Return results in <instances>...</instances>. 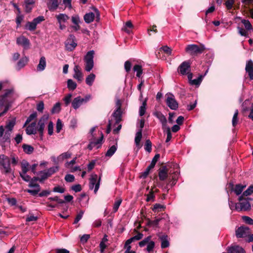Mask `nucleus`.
<instances>
[{
  "instance_id": "obj_1",
  "label": "nucleus",
  "mask_w": 253,
  "mask_h": 253,
  "mask_svg": "<svg viewBox=\"0 0 253 253\" xmlns=\"http://www.w3.org/2000/svg\"><path fill=\"white\" fill-rule=\"evenodd\" d=\"M0 170L2 174H12L14 171L10 167V160L8 157L3 154L0 155Z\"/></svg>"
},
{
  "instance_id": "obj_2",
  "label": "nucleus",
  "mask_w": 253,
  "mask_h": 253,
  "mask_svg": "<svg viewBox=\"0 0 253 253\" xmlns=\"http://www.w3.org/2000/svg\"><path fill=\"white\" fill-rule=\"evenodd\" d=\"M251 200V198H245L243 196H240L238 198L239 203L236 205V210L238 211H250L251 209V206L249 201Z\"/></svg>"
},
{
  "instance_id": "obj_3",
  "label": "nucleus",
  "mask_w": 253,
  "mask_h": 253,
  "mask_svg": "<svg viewBox=\"0 0 253 253\" xmlns=\"http://www.w3.org/2000/svg\"><path fill=\"white\" fill-rule=\"evenodd\" d=\"M205 50V47L203 44L198 45L197 44H188L185 48V51L192 56H197L202 54Z\"/></svg>"
},
{
  "instance_id": "obj_4",
  "label": "nucleus",
  "mask_w": 253,
  "mask_h": 253,
  "mask_svg": "<svg viewBox=\"0 0 253 253\" xmlns=\"http://www.w3.org/2000/svg\"><path fill=\"white\" fill-rule=\"evenodd\" d=\"M170 175H172V173L171 171H169L166 166H162L158 169L157 176L160 181H165L167 179L168 180Z\"/></svg>"
},
{
  "instance_id": "obj_5",
  "label": "nucleus",
  "mask_w": 253,
  "mask_h": 253,
  "mask_svg": "<svg viewBox=\"0 0 253 253\" xmlns=\"http://www.w3.org/2000/svg\"><path fill=\"white\" fill-rule=\"evenodd\" d=\"M91 98L90 94H87L84 98L78 96L75 98L72 102V106L75 109H78L83 104L87 103Z\"/></svg>"
},
{
  "instance_id": "obj_6",
  "label": "nucleus",
  "mask_w": 253,
  "mask_h": 253,
  "mask_svg": "<svg viewBox=\"0 0 253 253\" xmlns=\"http://www.w3.org/2000/svg\"><path fill=\"white\" fill-rule=\"evenodd\" d=\"M145 120L144 119H142L140 121V129L136 132L135 137V143L136 146L137 147V150H139L142 147L140 145V141L142 137V128L144 126Z\"/></svg>"
},
{
  "instance_id": "obj_7",
  "label": "nucleus",
  "mask_w": 253,
  "mask_h": 253,
  "mask_svg": "<svg viewBox=\"0 0 253 253\" xmlns=\"http://www.w3.org/2000/svg\"><path fill=\"white\" fill-rule=\"evenodd\" d=\"M160 155L159 154H157L155 155V156L154 157L151 161L150 165L146 168V169L144 172H141L140 173V178L144 179L148 176L150 173V171L155 167L156 164L157 162L158 159L160 158Z\"/></svg>"
},
{
  "instance_id": "obj_8",
  "label": "nucleus",
  "mask_w": 253,
  "mask_h": 253,
  "mask_svg": "<svg viewBox=\"0 0 253 253\" xmlns=\"http://www.w3.org/2000/svg\"><path fill=\"white\" fill-rule=\"evenodd\" d=\"M166 103L171 110H176L178 107V103L175 100L174 95L170 93L166 94Z\"/></svg>"
},
{
  "instance_id": "obj_9",
  "label": "nucleus",
  "mask_w": 253,
  "mask_h": 253,
  "mask_svg": "<svg viewBox=\"0 0 253 253\" xmlns=\"http://www.w3.org/2000/svg\"><path fill=\"white\" fill-rule=\"evenodd\" d=\"M77 46L76 39L73 35H70L69 38L65 43V47L67 50L73 51Z\"/></svg>"
},
{
  "instance_id": "obj_10",
  "label": "nucleus",
  "mask_w": 253,
  "mask_h": 253,
  "mask_svg": "<svg viewBox=\"0 0 253 253\" xmlns=\"http://www.w3.org/2000/svg\"><path fill=\"white\" fill-rule=\"evenodd\" d=\"M178 172L177 171H175L172 173V175H170L169 177L167 180L166 185L165 186L164 188L167 191V192L168 193L169 190V186H170V187H172L173 186H174L178 178Z\"/></svg>"
},
{
  "instance_id": "obj_11",
  "label": "nucleus",
  "mask_w": 253,
  "mask_h": 253,
  "mask_svg": "<svg viewBox=\"0 0 253 253\" xmlns=\"http://www.w3.org/2000/svg\"><path fill=\"white\" fill-rule=\"evenodd\" d=\"M250 233V228L246 226H241L236 230V236L237 238H244Z\"/></svg>"
},
{
  "instance_id": "obj_12",
  "label": "nucleus",
  "mask_w": 253,
  "mask_h": 253,
  "mask_svg": "<svg viewBox=\"0 0 253 253\" xmlns=\"http://www.w3.org/2000/svg\"><path fill=\"white\" fill-rule=\"evenodd\" d=\"M191 62L189 61H185L183 62L178 68V72L182 75H186L190 70Z\"/></svg>"
},
{
  "instance_id": "obj_13",
  "label": "nucleus",
  "mask_w": 253,
  "mask_h": 253,
  "mask_svg": "<svg viewBox=\"0 0 253 253\" xmlns=\"http://www.w3.org/2000/svg\"><path fill=\"white\" fill-rule=\"evenodd\" d=\"M33 181L31 180L28 186L30 187H35L37 189L34 190L27 189L26 191L33 196H36L41 190V187L39 184H33Z\"/></svg>"
},
{
  "instance_id": "obj_14",
  "label": "nucleus",
  "mask_w": 253,
  "mask_h": 253,
  "mask_svg": "<svg viewBox=\"0 0 253 253\" xmlns=\"http://www.w3.org/2000/svg\"><path fill=\"white\" fill-rule=\"evenodd\" d=\"M245 71L250 80H253V61L250 59L246 62Z\"/></svg>"
},
{
  "instance_id": "obj_15",
  "label": "nucleus",
  "mask_w": 253,
  "mask_h": 253,
  "mask_svg": "<svg viewBox=\"0 0 253 253\" xmlns=\"http://www.w3.org/2000/svg\"><path fill=\"white\" fill-rule=\"evenodd\" d=\"M159 239L161 241V248L165 249L168 248L169 246V243L168 241V236L166 234H162V233H159L157 234Z\"/></svg>"
},
{
  "instance_id": "obj_16",
  "label": "nucleus",
  "mask_w": 253,
  "mask_h": 253,
  "mask_svg": "<svg viewBox=\"0 0 253 253\" xmlns=\"http://www.w3.org/2000/svg\"><path fill=\"white\" fill-rule=\"evenodd\" d=\"M101 137L98 139L96 140L92 141L89 142V144L87 145V149H88L89 150H91L95 146H97V148L98 149L101 147L102 141L103 139V134L101 132Z\"/></svg>"
},
{
  "instance_id": "obj_17",
  "label": "nucleus",
  "mask_w": 253,
  "mask_h": 253,
  "mask_svg": "<svg viewBox=\"0 0 253 253\" xmlns=\"http://www.w3.org/2000/svg\"><path fill=\"white\" fill-rule=\"evenodd\" d=\"M245 187L246 185H242L241 184H236L234 188V186L233 183H230L229 184V188H230L232 191H234L237 195L241 194Z\"/></svg>"
},
{
  "instance_id": "obj_18",
  "label": "nucleus",
  "mask_w": 253,
  "mask_h": 253,
  "mask_svg": "<svg viewBox=\"0 0 253 253\" xmlns=\"http://www.w3.org/2000/svg\"><path fill=\"white\" fill-rule=\"evenodd\" d=\"M122 110H115L112 114V116L115 118V125H118L122 121Z\"/></svg>"
},
{
  "instance_id": "obj_19",
  "label": "nucleus",
  "mask_w": 253,
  "mask_h": 253,
  "mask_svg": "<svg viewBox=\"0 0 253 253\" xmlns=\"http://www.w3.org/2000/svg\"><path fill=\"white\" fill-rule=\"evenodd\" d=\"M16 43L19 45L23 46L25 48L28 47L30 43L29 40L24 36H21L17 38Z\"/></svg>"
},
{
  "instance_id": "obj_20",
  "label": "nucleus",
  "mask_w": 253,
  "mask_h": 253,
  "mask_svg": "<svg viewBox=\"0 0 253 253\" xmlns=\"http://www.w3.org/2000/svg\"><path fill=\"white\" fill-rule=\"evenodd\" d=\"M153 114L161 122V123L162 124L163 128H164V127H166L167 126V120L166 117L161 112L156 111V112H154Z\"/></svg>"
},
{
  "instance_id": "obj_21",
  "label": "nucleus",
  "mask_w": 253,
  "mask_h": 253,
  "mask_svg": "<svg viewBox=\"0 0 253 253\" xmlns=\"http://www.w3.org/2000/svg\"><path fill=\"white\" fill-rule=\"evenodd\" d=\"M227 253H245V251L243 248L234 246L228 248Z\"/></svg>"
},
{
  "instance_id": "obj_22",
  "label": "nucleus",
  "mask_w": 253,
  "mask_h": 253,
  "mask_svg": "<svg viewBox=\"0 0 253 253\" xmlns=\"http://www.w3.org/2000/svg\"><path fill=\"white\" fill-rule=\"evenodd\" d=\"M40 174H42L40 177H34L31 178V179L33 180H39L40 182H42L49 177L46 173V170L40 171Z\"/></svg>"
},
{
  "instance_id": "obj_23",
  "label": "nucleus",
  "mask_w": 253,
  "mask_h": 253,
  "mask_svg": "<svg viewBox=\"0 0 253 253\" xmlns=\"http://www.w3.org/2000/svg\"><path fill=\"white\" fill-rule=\"evenodd\" d=\"M46 67V59L45 57L42 56L41 57L39 63L37 66V69L38 71H42L44 70Z\"/></svg>"
},
{
  "instance_id": "obj_24",
  "label": "nucleus",
  "mask_w": 253,
  "mask_h": 253,
  "mask_svg": "<svg viewBox=\"0 0 253 253\" xmlns=\"http://www.w3.org/2000/svg\"><path fill=\"white\" fill-rule=\"evenodd\" d=\"M84 19L85 23H90L95 19V14L93 12L86 13L84 16Z\"/></svg>"
},
{
  "instance_id": "obj_25",
  "label": "nucleus",
  "mask_w": 253,
  "mask_h": 253,
  "mask_svg": "<svg viewBox=\"0 0 253 253\" xmlns=\"http://www.w3.org/2000/svg\"><path fill=\"white\" fill-rule=\"evenodd\" d=\"M16 124L15 119L8 120L6 121L5 128L7 130L12 131L13 127Z\"/></svg>"
},
{
  "instance_id": "obj_26",
  "label": "nucleus",
  "mask_w": 253,
  "mask_h": 253,
  "mask_svg": "<svg viewBox=\"0 0 253 253\" xmlns=\"http://www.w3.org/2000/svg\"><path fill=\"white\" fill-rule=\"evenodd\" d=\"M117 149V143L115 145H112L106 152L105 156L106 157H112Z\"/></svg>"
},
{
  "instance_id": "obj_27",
  "label": "nucleus",
  "mask_w": 253,
  "mask_h": 253,
  "mask_svg": "<svg viewBox=\"0 0 253 253\" xmlns=\"http://www.w3.org/2000/svg\"><path fill=\"white\" fill-rule=\"evenodd\" d=\"M22 148L24 152L27 154H31L34 150L32 146L26 144H23Z\"/></svg>"
},
{
  "instance_id": "obj_28",
  "label": "nucleus",
  "mask_w": 253,
  "mask_h": 253,
  "mask_svg": "<svg viewBox=\"0 0 253 253\" xmlns=\"http://www.w3.org/2000/svg\"><path fill=\"white\" fill-rule=\"evenodd\" d=\"M147 101V99L145 98L142 102L141 106L139 108V113L140 116H143L146 112Z\"/></svg>"
},
{
  "instance_id": "obj_29",
  "label": "nucleus",
  "mask_w": 253,
  "mask_h": 253,
  "mask_svg": "<svg viewBox=\"0 0 253 253\" xmlns=\"http://www.w3.org/2000/svg\"><path fill=\"white\" fill-rule=\"evenodd\" d=\"M97 175L96 174H92L89 179V189H92L94 185L97 182Z\"/></svg>"
},
{
  "instance_id": "obj_30",
  "label": "nucleus",
  "mask_w": 253,
  "mask_h": 253,
  "mask_svg": "<svg viewBox=\"0 0 253 253\" xmlns=\"http://www.w3.org/2000/svg\"><path fill=\"white\" fill-rule=\"evenodd\" d=\"M94 52L93 50H90L87 52L84 56L85 62H93V55Z\"/></svg>"
},
{
  "instance_id": "obj_31",
  "label": "nucleus",
  "mask_w": 253,
  "mask_h": 253,
  "mask_svg": "<svg viewBox=\"0 0 253 253\" xmlns=\"http://www.w3.org/2000/svg\"><path fill=\"white\" fill-rule=\"evenodd\" d=\"M71 153L69 152L63 153L57 157V161L58 162H62L65 159L70 158L71 157Z\"/></svg>"
},
{
  "instance_id": "obj_32",
  "label": "nucleus",
  "mask_w": 253,
  "mask_h": 253,
  "mask_svg": "<svg viewBox=\"0 0 253 253\" xmlns=\"http://www.w3.org/2000/svg\"><path fill=\"white\" fill-rule=\"evenodd\" d=\"M44 123H45L42 122V121H39L38 123V125L39 126L38 130L39 132L41 139H42V137L43 136V130L45 127Z\"/></svg>"
},
{
  "instance_id": "obj_33",
  "label": "nucleus",
  "mask_w": 253,
  "mask_h": 253,
  "mask_svg": "<svg viewBox=\"0 0 253 253\" xmlns=\"http://www.w3.org/2000/svg\"><path fill=\"white\" fill-rule=\"evenodd\" d=\"M37 24L33 20L32 22H28L26 25V28L30 31H34L36 29Z\"/></svg>"
},
{
  "instance_id": "obj_34",
  "label": "nucleus",
  "mask_w": 253,
  "mask_h": 253,
  "mask_svg": "<svg viewBox=\"0 0 253 253\" xmlns=\"http://www.w3.org/2000/svg\"><path fill=\"white\" fill-rule=\"evenodd\" d=\"M55 17L59 23H61V22H65L69 18L67 15L62 13L56 15Z\"/></svg>"
},
{
  "instance_id": "obj_35",
  "label": "nucleus",
  "mask_w": 253,
  "mask_h": 253,
  "mask_svg": "<svg viewBox=\"0 0 253 253\" xmlns=\"http://www.w3.org/2000/svg\"><path fill=\"white\" fill-rule=\"evenodd\" d=\"M166 208L164 205L160 204H155L152 208V211L155 212H158L162 211V209L164 210Z\"/></svg>"
},
{
  "instance_id": "obj_36",
  "label": "nucleus",
  "mask_w": 253,
  "mask_h": 253,
  "mask_svg": "<svg viewBox=\"0 0 253 253\" xmlns=\"http://www.w3.org/2000/svg\"><path fill=\"white\" fill-rule=\"evenodd\" d=\"M162 220L161 218H156L154 220H151L150 219H148L146 225L147 226H153L157 227L159 222Z\"/></svg>"
},
{
  "instance_id": "obj_37",
  "label": "nucleus",
  "mask_w": 253,
  "mask_h": 253,
  "mask_svg": "<svg viewBox=\"0 0 253 253\" xmlns=\"http://www.w3.org/2000/svg\"><path fill=\"white\" fill-rule=\"evenodd\" d=\"M155 186H154L152 187V189H151L149 193L146 195L147 196V199L146 201L147 202H149L150 201H154L155 196L154 195V192L153 191V189L155 188Z\"/></svg>"
},
{
  "instance_id": "obj_38",
  "label": "nucleus",
  "mask_w": 253,
  "mask_h": 253,
  "mask_svg": "<svg viewBox=\"0 0 253 253\" xmlns=\"http://www.w3.org/2000/svg\"><path fill=\"white\" fill-rule=\"evenodd\" d=\"M95 75L91 73L85 79V83L88 85H91L95 80Z\"/></svg>"
},
{
  "instance_id": "obj_39",
  "label": "nucleus",
  "mask_w": 253,
  "mask_h": 253,
  "mask_svg": "<svg viewBox=\"0 0 253 253\" xmlns=\"http://www.w3.org/2000/svg\"><path fill=\"white\" fill-rule=\"evenodd\" d=\"M134 71L136 72V76L140 77L143 73L142 66L138 64H136L134 66L133 68Z\"/></svg>"
},
{
  "instance_id": "obj_40",
  "label": "nucleus",
  "mask_w": 253,
  "mask_h": 253,
  "mask_svg": "<svg viewBox=\"0 0 253 253\" xmlns=\"http://www.w3.org/2000/svg\"><path fill=\"white\" fill-rule=\"evenodd\" d=\"M67 87L69 90H74L77 87V84L72 79L67 81Z\"/></svg>"
},
{
  "instance_id": "obj_41",
  "label": "nucleus",
  "mask_w": 253,
  "mask_h": 253,
  "mask_svg": "<svg viewBox=\"0 0 253 253\" xmlns=\"http://www.w3.org/2000/svg\"><path fill=\"white\" fill-rule=\"evenodd\" d=\"M29 164L26 161H23L21 163L22 173L26 174L29 170Z\"/></svg>"
},
{
  "instance_id": "obj_42",
  "label": "nucleus",
  "mask_w": 253,
  "mask_h": 253,
  "mask_svg": "<svg viewBox=\"0 0 253 253\" xmlns=\"http://www.w3.org/2000/svg\"><path fill=\"white\" fill-rule=\"evenodd\" d=\"M10 143V138H8L4 135L0 137V145L2 147L4 148L5 147V143Z\"/></svg>"
},
{
  "instance_id": "obj_43",
  "label": "nucleus",
  "mask_w": 253,
  "mask_h": 253,
  "mask_svg": "<svg viewBox=\"0 0 253 253\" xmlns=\"http://www.w3.org/2000/svg\"><path fill=\"white\" fill-rule=\"evenodd\" d=\"M51 4L48 6V8L50 10H56L59 5V2L58 0H51Z\"/></svg>"
},
{
  "instance_id": "obj_44",
  "label": "nucleus",
  "mask_w": 253,
  "mask_h": 253,
  "mask_svg": "<svg viewBox=\"0 0 253 253\" xmlns=\"http://www.w3.org/2000/svg\"><path fill=\"white\" fill-rule=\"evenodd\" d=\"M144 149L145 151L150 153L152 151V142L150 139H147L144 145Z\"/></svg>"
},
{
  "instance_id": "obj_45",
  "label": "nucleus",
  "mask_w": 253,
  "mask_h": 253,
  "mask_svg": "<svg viewBox=\"0 0 253 253\" xmlns=\"http://www.w3.org/2000/svg\"><path fill=\"white\" fill-rule=\"evenodd\" d=\"M241 22L244 25L247 31H249L252 29L253 26L248 20L243 19L241 21Z\"/></svg>"
},
{
  "instance_id": "obj_46",
  "label": "nucleus",
  "mask_w": 253,
  "mask_h": 253,
  "mask_svg": "<svg viewBox=\"0 0 253 253\" xmlns=\"http://www.w3.org/2000/svg\"><path fill=\"white\" fill-rule=\"evenodd\" d=\"M204 77V76H203V75L199 76V77L197 78V79L193 80L191 81V84L192 85H200L202 81V80H203Z\"/></svg>"
},
{
  "instance_id": "obj_47",
  "label": "nucleus",
  "mask_w": 253,
  "mask_h": 253,
  "mask_svg": "<svg viewBox=\"0 0 253 253\" xmlns=\"http://www.w3.org/2000/svg\"><path fill=\"white\" fill-rule=\"evenodd\" d=\"M253 193V185H250L248 189L245 190L241 196L244 197L250 196Z\"/></svg>"
},
{
  "instance_id": "obj_48",
  "label": "nucleus",
  "mask_w": 253,
  "mask_h": 253,
  "mask_svg": "<svg viewBox=\"0 0 253 253\" xmlns=\"http://www.w3.org/2000/svg\"><path fill=\"white\" fill-rule=\"evenodd\" d=\"M58 167H53L50 168L46 170V173L50 177L52 174H54L58 170Z\"/></svg>"
},
{
  "instance_id": "obj_49",
  "label": "nucleus",
  "mask_w": 253,
  "mask_h": 253,
  "mask_svg": "<svg viewBox=\"0 0 253 253\" xmlns=\"http://www.w3.org/2000/svg\"><path fill=\"white\" fill-rule=\"evenodd\" d=\"M12 91V90L11 89H6L3 95L0 96V100L8 102L7 100H6V98L11 93Z\"/></svg>"
},
{
  "instance_id": "obj_50",
  "label": "nucleus",
  "mask_w": 253,
  "mask_h": 253,
  "mask_svg": "<svg viewBox=\"0 0 253 253\" xmlns=\"http://www.w3.org/2000/svg\"><path fill=\"white\" fill-rule=\"evenodd\" d=\"M153 180L155 182H156L157 183V186H158L160 188H163L164 190H166L164 187L165 186H164V183L163 182V181H160L158 178V177L157 176V175H155L154 176V178L153 179Z\"/></svg>"
},
{
  "instance_id": "obj_51",
  "label": "nucleus",
  "mask_w": 253,
  "mask_h": 253,
  "mask_svg": "<svg viewBox=\"0 0 253 253\" xmlns=\"http://www.w3.org/2000/svg\"><path fill=\"white\" fill-rule=\"evenodd\" d=\"M238 111L236 110L235 112V113L233 115L232 124V126L234 127H235L238 124Z\"/></svg>"
},
{
  "instance_id": "obj_52",
  "label": "nucleus",
  "mask_w": 253,
  "mask_h": 253,
  "mask_svg": "<svg viewBox=\"0 0 253 253\" xmlns=\"http://www.w3.org/2000/svg\"><path fill=\"white\" fill-rule=\"evenodd\" d=\"M91 8L94 12V14H95V18H96V21L98 22L100 19V12L99 11L98 9L95 6H92Z\"/></svg>"
},
{
  "instance_id": "obj_53",
  "label": "nucleus",
  "mask_w": 253,
  "mask_h": 253,
  "mask_svg": "<svg viewBox=\"0 0 253 253\" xmlns=\"http://www.w3.org/2000/svg\"><path fill=\"white\" fill-rule=\"evenodd\" d=\"M133 27V25L130 21H128L126 23L125 27L123 29L124 31L127 33H129L130 31L127 28L131 29Z\"/></svg>"
},
{
  "instance_id": "obj_54",
  "label": "nucleus",
  "mask_w": 253,
  "mask_h": 253,
  "mask_svg": "<svg viewBox=\"0 0 253 253\" xmlns=\"http://www.w3.org/2000/svg\"><path fill=\"white\" fill-rule=\"evenodd\" d=\"M60 111V103L59 102L56 103L53 107L51 110L52 114L59 113Z\"/></svg>"
},
{
  "instance_id": "obj_55",
  "label": "nucleus",
  "mask_w": 253,
  "mask_h": 253,
  "mask_svg": "<svg viewBox=\"0 0 253 253\" xmlns=\"http://www.w3.org/2000/svg\"><path fill=\"white\" fill-rule=\"evenodd\" d=\"M28 61V59L26 57L22 58L17 63V66L20 68L23 67Z\"/></svg>"
},
{
  "instance_id": "obj_56",
  "label": "nucleus",
  "mask_w": 253,
  "mask_h": 253,
  "mask_svg": "<svg viewBox=\"0 0 253 253\" xmlns=\"http://www.w3.org/2000/svg\"><path fill=\"white\" fill-rule=\"evenodd\" d=\"M242 219L246 224L253 225V219L248 216H242Z\"/></svg>"
},
{
  "instance_id": "obj_57",
  "label": "nucleus",
  "mask_w": 253,
  "mask_h": 253,
  "mask_svg": "<svg viewBox=\"0 0 253 253\" xmlns=\"http://www.w3.org/2000/svg\"><path fill=\"white\" fill-rule=\"evenodd\" d=\"M49 200L51 201H56L58 204H62L65 203V201L63 200L62 199H59L58 197L55 196L54 197H49L48 199Z\"/></svg>"
},
{
  "instance_id": "obj_58",
  "label": "nucleus",
  "mask_w": 253,
  "mask_h": 253,
  "mask_svg": "<svg viewBox=\"0 0 253 253\" xmlns=\"http://www.w3.org/2000/svg\"><path fill=\"white\" fill-rule=\"evenodd\" d=\"M26 133L28 135L35 134L37 133V129L36 128H32L28 126L26 129Z\"/></svg>"
},
{
  "instance_id": "obj_59",
  "label": "nucleus",
  "mask_w": 253,
  "mask_h": 253,
  "mask_svg": "<svg viewBox=\"0 0 253 253\" xmlns=\"http://www.w3.org/2000/svg\"><path fill=\"white\" fill-rule=\"evenodd\" d=\"M85 70L87 72H89L93 67V62H85Z\"/></svg>"
},
{
  "instance_id": "obj_60",
  "label": "nucleus",
  "mask_w": 253,
  "mask_h": 253,
  "mask_svg": "<svg viewBox=\"0 0 253 253\" xmlns=\"http://www.w3.org/2000/svg\"><path fill=\"white\" fill-rule=\"evenodd\" d=\"M122 200L121 199H119L115 202L113 206V211L114 212H116L118 211V209L122 203Z\"/></svg>"
},
{
  "instance_id": "obj_61",
  "label": "nucleus",
  "mask_w": 253,
  "mask_h": 253,
  "mask_svg": "<svg viewBox=\"0 0 253 253\" xmlns=\"http://www.w3.org/2000/svg\"><path fill=\"white\" fill-rule=\"evenodd\" d=\"M155 243L154 241H150L149 244H147L146 250L148 252L150 253L152 251L155 247Z\"/></svg>"
},
{
  "instance_id": "obj_62",
  "label": "nucleus",
  "mask_w": 253,
  "mask_h": 253,
  "mask_svg": "<svg viewBox=\"0 0 253 253\" xmlns=\"http://www.w3.org/2000/svg\"><path fill=\"white\" fill-rule=\"evenodd\" d=\"M161 50H163L165 53L168 55H170L171 53V49L170 48L167 46H163L160 48Z\"/></svg>"
},
{
  "instance_id": "obj_63",
  "label": "nucleus",
  "mask_w": 253,
  "mask_h": 253,
  "mask_svg": "<svg viewBox=\"0 0 253 253\" xmlns=\"http://www.w3.org/2000/svg\"><path fill=\"white\" fill-rule=\"evenodd\" d=\"M234 0H227L225 3L227 9H231L233 7V5L234 4Z\"/></svg>"
},
{
  "instance_id": "obj_64",
  "label": "nucleus",
  "mask_w": 253,
  "mask_h": 253,
  "mask_svg": "<svg viewBox=\"0 0 253 253\" xmlns=\"http://www.w3.org/2000/svg\"><path fill=\"white\" fill-rule=\"evenodd\" d=\"M65 180L68 182H73L75 180V176L70 174H67L65 176Z\"/></svg>"
}]
</instances>
